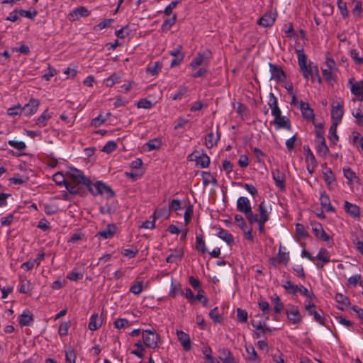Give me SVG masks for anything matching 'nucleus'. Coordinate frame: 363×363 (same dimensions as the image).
Returning a JSON list of instances; mask_svg holds the SVG:
<instances>
[{
  "instance_id": "1",
  "label": "nucleus",
  "mask_w": 363,
  "mask_h": 363,
  "mask_svg": "<svg viewBox=\"0 0 363 363\" xmlns=\"http://www.w3.org/2000/svg\"><path fill=\"white\" fill-rule=\"evenodd\" d=\"M67 183V190L72 194H83L84 187L90 184V179L84 173L76 168H71L66 173Z\"/></svg>"
},
{
  "instance_id": "2",
  "label": "nucleus",
  "mask_w": 363,
  "mask_h": 363,
  "mask_svg": "<svg viewBox=\"0 0 363 363\" xmlns=\"http://www.w3.org/2000/svg\"><path fill=\"white\" fill-rule=\"evenodd\" d=\"M295 52L297 54L298 64L303 78L308 81L309 78L311 79V77H317L318 84H321L322 79L319 74L318 67L311 62L307 63V56L304 53L303 46L298 45L295 48Z\"/></svg>"
},
{
  "instance_id": "3",
  "label": "nucleus",
  "mask_w": 363,
  "mask_h": 363,
  "mask_svg": "<svg viewBox=\"0 0 363 363\" xmlns=\"http://www.w3.org/2000/svg\"><path fill=\"white\" fill-rule=\"evenodd\" d=\"M87 188L94 196L102 195L104 194L108 198H111L115 195L111 187L106 186L100 181L96 182L94 184H92L90 181V184L87 186Z\"/></svg>"
},
{
  "instance_id": "4",
  "label": "nucleus",
  "mask_w": 363,
  "mask_h": 363,
  "mask_svg": "<svg viewBox=\"0 0 363 363\" xmlns=\"http://www.w3.org/2000/svg\"><path fill=\"white\" fill-rule=\"evenodd\" d=\"M237 210L245 214L248 222L255 220L253 218L254 213L252 212L251 203L248 198L240 196L238 199Z\"/></svg>"
},
{
  "instance_id": "5",
  "label": "nucleus",
  "mask_w": 363,
  "mask_h": 363,
  "mask_svg": "<svg viewBox=\"0 0 363 363\" xmlns=\"http://www.w3.org/2000/svg\"><path fill=\"white\" fill-rule=\"evenodd\" d=\"M142 337L146 347L152 349H155L159 347L160 337L155 330H143Z\"/></svg>"
},
{
  "instance_id": "6",
  "label": "nucleus",
  "mask_w": 363,
  "mask_h": 363,
  "mask_svg": "<svg viewBox=\"0 0 363 363\" xmlns=\"http://www.w3.org/2000/svg\"><path fill=\"white\" fill-rule=\"evenodd\" d=\"M283 287L289 293L293 295H296L298 292L301 293L302 295L305 296L306 298L310 300L314 296V294L312 291H309L306 287L303 285H295L292 284L290 280H287L283 284Z\"/></svg>"
},
{
  "instance_id": "7",
  "label": "nucleus",
  "mask_w": 363,
  "mask_h": 363,
  "mask_svg": "<svg viewBox=\"0 0 363 363\" xmlns=\"http://www.w3.org/2000/svg\"><path fill=\"white\" fill-rule=\"evenodd\" d=\"M325 65L327 68L322 69L323 75L327 82L332 84L335 81L333 73L337 72L338 69L335 60L330 57H327Z\"/></svg>"
},
{
  "instance_id": "8",
  "label": "nucleus",
  "mask_w": 363,
  "mask_h": 363,
  "mask_svg": "<svg viewBox=\"0 0 363 363\" xmlns=\"http://www.w3.org/2000/svg\"><path fill=\"white\" fill-rule=\"evenodd\" d=\"M312 230L314 235L321 240L322 241L326 242L329 245H333V240L331 237L326 233L323 228V225L318 222L311 223Z\"/></svg>"
},
{
  "instance_id": "9",
  "label": "nucleus",
  "mask_w": 363,
  "mask_h": 363,
  "mask_svg": "<svg viewBox=\"0 0 363 363\" xmlns=\"http://www.w3.org/2000/svg\"><path fill=\"white\" fill-rule=\"evenodd\" d=\"M211 52L206 50L203 52H199L189 64L192 69H196L198 67L204 65L207 66L209 59L211 58Z\"/></svg>"
},
{
  "instance_id": "10",
  "label": "nucleus",
  "mask_w": 363,
  "mask_h": 363,
  "mask_svg": "<svg viewBox=\"0 0 363 363\" xmlns=\"http://www.w3.org/2000/svg\"><path fill=\"white\" fill-rule=\"evenodd\" d=\"M343 101L341 100L337 103L333 102L331 109V118L333 123L339 124L343 117Z\"/></svg>"
},
{
  "instance_id": "11",
  "label": "nucleus",
  "mask_w": 363,
  "mask_h": 363,
  "mask_svg": "<svg viewBox=\"0 0 363 363\" xmlns=\"http://www.w3.org/2000/svg\"><path fill=\"white\" fill-rule=\"evenodd\" d=\"M286 314L289 320L293 324H298L302 321V315L297 306L288 305Z\"/></svg>"
},
{
  "instance_id": "12",
  "label": "nucleus",
  "mask_w": 363,
  "mask_h": 363,
  "mask_svg": "<svg viewBox=\"0 0 363 363\" xmlns=\"http://www.w3.org/2000/svg\"><path fill=\"white\" fill-rule=\"evenodd\" d=\"M269 70L271 72V79L277 82H284L286 79V75L282 68L272 63H269Z\"/></svg>"
},
{
  "instance_id": "13",
  "label": "nucleus",
  "mask_w": 363,
  "mask_h": 363,
  "mask_svg": "<svg viewBox=\"0 0 363 363\" xmlns=\"http://www.w3.org/2000/svg\"><path fill=\"white\" fill-rule=\"evenodd\" d=\"M39 105L40 101L38 99H30L28 103L25 104L23 107H21V111L22 112V114L25 116H30L34 114L37 111Z\"/></svg>"
},
{
  "instance_id": "14",
  "label": "nucleus",
  "mask_w": 363,
  "mask_h": 363,
  "mask_svg": "<svg viewBox=\"0 0 363 363\" xmlns=\"http://www.w3.org/2000/svg\"><path fill=\"white\" fill-rule=\"evenodd\" d=\"M272 177L275 182L276 186L281 191H284L286 189L285 180L286 177L285 174L281 172L279 169H276L272 171Z\"/></svg>"
},
{
  "instance_id": "15",
  "label": "nucleus",
  "mask_w": 363,
  "mask_h": 363,
  "mask_svg": "<svg viewBox=\"0 0 363 363\" xmlns=\"http://www.w3.org/2000/svg\"><path fill=\"white\" fill-rule=\"evenodd\" d=\"M190 160H194L198 166L201 168L208 167L210 164V158L209 157L204 153L196 155V153H193L189 156Z\"/></svg>"
},
{
  "instance_id": "16",
  "label": "nucleus",
  "mask_w": 363,
  "mask_h": 363,
  "mask_svg": "<svg viewBox=\"0 0 363 363\" xmlns=\"http://www.w3.org/2000/svg\"><path fill=\"white\" fill-rule=\"evenodd\" d=\"M220 133L218 130H216V132L214 133L213 130H211L206 137H205V145L207 148L210 149L213 147L216 146L220 140Z\"/></svg>"
},
{
  "instance_id": "17",
  "label": "nucleus",
  "mask_w": 363,
  "mask_h": 363,
  "mask_svg": "<svg viewBox=\"0 0 363 363\" xmlns=\"http://www.w3.org/2000/svg\"><path fill=\"white\" fill-rule=\"evenodd\" d=\"M270 123L274 124L277 129L284 128L287 130H291L292 128L290 120L287 117L283 116L274 118Z\"/></svg>"
},
{
  "instance_id": "18",
  "label": "nucleus",
  "mask_w": 363,
  "mask_h": 363,
  "mask_svg": "<svg viewBox=\"0 0 363 363\" xmlns=\"http://www.w3.org/2000/svg\"><path fill=\"white\" fill-rule=\"evenodd\" d=\"M345 211L354 219H358L360 217L359 207L354 203L345 201L344 203Z\"/></svg>"
},
{
  "instance_id": "19",
  "label": "nucleus",
  "mask_w": 363,
  "mask_h": 363,
  "mask_svg": "<svg viewBox=\"0 0 363 363\" xmlns=\"http://www.w3.org/2000/svg\"><path fill=\"white\" fill-rule=\"evenodd\" d=\"M315 305L311 302L306 305V310L308 315H313L314 320L320 325H325V318L322 314L315 310Z\"/></svg>"
},
{
  "instance_id": "20",
  "label": "nucleus",
  "mask_w": 363,
  "mask_h": 363,
  "mask_svg": "<svg viewBox=\"0 0 363 363\" xmlns=\"http://www.w3.org/2000/svg\"><path fill=\"white\" fill-rule=\"evenodd\" d=\"M218 352L220 354L219 358L223 363H238L232 352L228 348L220 347Z\"/></svg>"
},
{
  "instance_id": "21",
  "label": "nucleus",
  "mask_w": 363,
  "mask_h": 363,
  "mask_svg": "<svg viewBox=\"0 0 363 363\" xmlns=\"http://www.w3.org/2000/svg\"><path fill=\"white\" fill-rule=\"evenodd\" d=\"M299 108L301 111V113L303 116L308 120V121H313L315 118V115L313 113V110L310 107V105L308 103H305L303 101H300L299 103Z\"/></svg>"
},
{
  "instance_id": "22",
  "label": "nucleus",
  "mask_w": 363,
  "mask_h": 363,
  "mask_svg": "<svg viewBox=\"0 0 363 363\" xmlns=\"http://www.w3.org/2000/svg\"><path fill=\"white\" fill-rule=\"evenodd\" d=\"M258 212H259V215L257 216H258L259 220H262V221H268L269 220V213L271 212V208H269V210L264 201H262L259 204Z\"/></svg>"
},
{
  "instance_id": "23",
  "label": "nucleus",
  "mask_w": 363,
  "mask_h": 363,
  "mask_svg": "<svg viewBox=\"0 0 363 363\" xmlns=\"http://www.w3.org/2000/svg\"><path fill=\"white\" fill-rule=\"evenodd\" d=\"M116 225L114 223H109L104 230L98 232L96 236L102 237L104 239H110L116 234Z\"/></svg>"
},
{
  "instance_id": "24",
  "label": "nucleus",
  "mask_w": 363,
  "mask_h": 363,
  "mask_svg": "<svg viewBox=\"0 0 363 363\" xmlns=\"http://www.w3.org/2000/svg\"><path fill=\"white\" fill-rule=\"evenodd\" d=\"M349 82L351 84V92L355 95L358 100L363 101V82L352 83V79H350Z\"/></svg>"
},
{
  "instance_id": "25",
  "label": "nucleus",
  "mask_w": 363,
  "mask_h": 363,
  "mask_svg": "<svg viewBox=\"0 0 363 363\" xmlns=\"http://www.w3.org/2000/svg\"><path fill=\"white\" fill-rule=\"evenodd\" d=\"M275 21V15L269 11L265 13L258 21V24L263 27L272 26Z\"/></svg>"
},
{
  "instance_id": "26",
  "label": "nucleus",
  "mask_w": 363,
  "mask_h": 363,
  "mask_svg": "<svg viewBox=\"0 0 363 363\" xmlns=\"http://www.w3.org/2000/svg\"><path fill=\"white\" fill-rule=\"evenodd\" d=\"M177 335L178 340L181 342L184 349L189 351L191 349V340L189 335L182 330H177Z\"/></svg>"
},
{
  "instance_id": "27",
  "label": "nucleus",
  "mask_w": 363,
  "mask_h": 363,
  "mask_svg": "<svg viewBox=\"0 0 363 363\" xmlns=\"http://www.w3.org/2000/svg\"><path fill=\"white\" fill-rule=\"evenodd\" d=\"M33 322V315L30 311H24L19 317V323L22 326H29Z\"/></svg>"
},
{
  "instance_id": "28",
  "label": "nucleus",
  "mask_w": 363,
  "mask_h": 363,
  "mask_svg": "<svg viewBox=\"0 0 363 363\" xmlns=\"http://www.w3.org/2000/svg\"><path fill=\"white\" fill-rule=\"evenodd\" d=\"M102 325V319L97 313L91 315L88 328L90 330L94 331L99 328Z\"/></svg>"
},
{
  "instance_id": "29",
  "label": "nucleus",
  "mask_w": 363,
  "mask_h": 363,
  "mask_svg": "<svg viewBox=\"0 0 363 363\" xmlns=\"http://www.w3.org/2000/svg\"><path fill=\"white\" fill-rule=\"evenodd\" d=\"M320 201L321 206L325 208L327 211H335V208L331 205L329 196L325 192L321 193Z\"/></svg>"
},
{
  "instance_id": "30",
  "label": "nucleus",
  "mask_w": 363,
  "mask_h": 363,
  "mask_svg": "<svg viewBox=\"0 0 363 363\" xmlns=\"http://www.w3.org/2000/svg\"><path fill=\"white\" fill-rule=\"evenodd\" d=\"M335 299L336 302L340 305L338 308L342 311L350 304L349 298L340 293L336 294Z\"/></svg>"
},
{
  "instance_id": "31",
  "label": "nucleus",
  "mask_w": 363,
  "mask_h": 363,
  "mask_svg": "<svg viewBox=\"0 0 363 363\" xmlns=\"http://www.w3.org/2000/svg\"><path fill=\"white\" fill-rule=\"evenodd\" d=\"M218 230L217 235L230 245L234 241L233 235L223 228H218Z\"/></svg>"
},
{
  "instance_id": "32",
  "label": "nucleus",
  "mask_w": 363,
  "mask_h": 363,
  "mask_svg": "<svg viewBox=\"0 0 363 363\" xmlns=\"http://www.w3.org/2000/svg\"><path fill=\"white\" fill-rule=\"evenodd\" d=\"M162 68V62L157 61L155 62L153 64L150 65L146 68V73L150 74L151 76H155L158 74V73L161 71Z\"/></svg>"
},
{
  "instance_id": "33",
  "label": "nucleus",
  "mask_w": 363,
  "mask_h": 363,
  "mask_svg": "<svg viewBox=\"0 0 363 363\" xmlns=\"http://www.w3.org/2000/svg\"><path fill=\"white\" fill-rule=\"evenodd\" d=\"M184 256V250L182 249H175L172 253H171L167 258L166 262L167 263H172L177 261V259H182Z\"/></svg>"
},
{
  "instance_id": "34",
  "label": "nucleus",
  "mask_w": 363,
  "mask_h": 363,
  "mask_svg": "<svg viewBox=\"0 0 363 363\" xmlns=\"http://www.w3.org/2000/svg\"><path fill=\"white\" fill-rule=\"evenodd\" d=\"M318 145H317V152L319 155L320 157H325L328 152L329 149L326 145L325 140H317Z\"/></svg>"
},
{
  "instance_id": "35",
  "label": "nucleus",
  "mask_w": 363,
  "mask_h": 363,
  "mask_svg": "<svg viewBox=\"0 0 363 363\" xmlns=\"http://www.w3.org/2000/svg\"><path fill=\"white\" fill-rule=\"evenodd\" d=\"M89 15L88 9L84 6H81L74 9L71 13L70 16L73 20L78 18L79 17H86Z\"/></svg>"
},
{
  "instance_id": "36",
  "label": "nucleus",
  "mask_w": 363,
  "mask_h": 363,
  "mask_svg": "<svg viewBox=\"0 0 363 363\" xmlns=\"http://www.w3.org/2000/svg\"><path fill=\"white\" fill-rule=\"evenodd\" d=\"M196 249L201 254H205L208 251L202 234L196 237Z\"/></svg>"
},
{
  "instance_id": "37",
  "label": "nucleus",
  "mask_w": 363,
  "mask_h": 363,
  "mask_svg": "<svg viewBox=\"0 0 363 363\" xmlns=\"http://www.w3.org/2000/svg\"><path fill=\"white\" fill-rule=\"evenodd\" d=\"M272 302L274 305V311L275 313H280L284 309V303L278 296L272 298Z\"/></svg>"
},
{
  "instance_id": "38",
  "label": "nucleus",
  "mask_w": 363,
  "mask_h": 363,
  "mask_svg": "<svg viewBox=\"0 0 363 363\" xmlns=\"http://www.w3.org/2000/svg\"><path fill=\"white\" fill-rule=\"evenodd\" d=\"M51 116L48 113V110H45L36 120L35 124L39 127H44L47 125L48 121L50 118Z\"/></svg>"
},
{
  "instance_id": "39",
  "label": "nucleus",
  "mask_w": 363,
  "mask_h": 363,
  "mask_svg": "<svg viewBox=\"0 0 363 363\" xmlns=\"http://www.w3.org/2000/svg\"><path fill=\"white\" fill-rule=\"evenodd\" d=\"M178 294H183L181 285L179 283H176L175 281L172 279L169 296L174 298Z\"/></svg>"
},
{
  "instance_id": "40",
  "label": "nucleus",
  "mask_w": 363,
  "mask_h": 363,
  "mask_svg": "<svg viewBox=\"0 0 363 363\" xmlns=\"http://www.w3.org/2000/svg\"><path fill=\"white\" fill-rule=\"evenodd\" d=\"M67 177L61 172H57L52 176L53 181L59 186L64 185L66 187L67 183Z\"/></svg>"
},
{
  "instance_id": "41",
  "label": "nucleus",
  "mask_w": 363,
  "mask_h": 363,
  "mask_svg": "<svg viewBox=\"0 0 363 363\" xmlns=\"http://www.w3.org/2000/svg\"><path fill=\"white\" fill-rule=\"evenodd\" d=\"M316 259L323 262L324 264L328 263L330 262L328 251L325 248H321L316 256Z\"/></svg>"
},
{
  "instance_id": "42",
  "label": "nucleus",
  "mask_w": 363,
  "mask_h": 363,
  "mask_svg": "<svg viewBox=\"0 0 363 363\" xmlns=\"http://www.w3.org/2000/svg\"><path fill=\"white\" fill-rule=\"evenodd\" d=\"M121 76L117 73H113L109 77L105 79V84L108 87L113 86L115 84L121 82Z\"/></svg>"
},
{
  "instance_id": "43",
  "label": "nucleus",
  "mask_w": 363,
  "mask_h": 363,
  "mask_svg": "<svg viewBox=\"0 0 363 363\" xmlns=\"http://www.w3.org/2000/svg\"><path fill=\"white\" fill-rule=\"evenodd\" d=\"M337 125L338 124H336V123H333L332 124V125L330 127V129H329V135H328V138L333 141V143H336L338 140H339V137L337 134Z\"/></svg>"
},
{
  "instance_id": "44",
  "label": "nucleus",
  "mask_w": 363,
  "mask_h": 363,
  "mask_svg": "<svg viewBox=\"0 0 363 363\" xmlns=\"http://www.w3.org/2000/svg\"><path fill=\"white\" fill-rule=\"evenodd\" d=\"M177 18V14H174L172 18L166 19L162 25V31L169 30L171 27L176 23Z\"/></svg>"
},
{
  "instance_id": "45",
  "label": "nucleus",
  "mask_w": 363,
  "mask_h": 363,
  "mask_svg": "<svg viewBox=\"0 0 363 363\" xmlns=\"http://www.w3.org/2000/svg\"><path fill=\"white\" fill-rule=\"evenodd\" d=\"M162 145L161 140L159 138H154L150 140L146 143V146L147 147V150L149 151L159 149Z\"/></svg>"
},
{
  "instance_id": "46",
  "label": "nucleus",
  "mask_w": 363,
  "mask_h": 363,
  "mask_svg": "<svg viewBox=\"0 0 363 363\" xmlns=\"http://www.w3.org/2000/svg\"><path fill=\"white\" fill-rule=\"evenodd\" d=\"M323 177L325 183L328 185L332 184L335 181V177L330 168H328L323 172Z\"/></svg>"
},
{
  "instance_id": "47",
  "label": "nucleus",
  "mask_w": 363,
  "mask_h": 363,
  "mask_svg": "<svg viewBox=\"0 0 363 363\" xmlns=\"http://www.w3.org/2000/svg\"><path fill=\"white\" fill-rule=\"evenodd\" d=\"M202 177H203V184L204 186H206L210 183H213V184H216L217 182L216 179L213 176H212L210 172H203Z\"/></svg>"
},
{
  "instance_id": "48",
  "label": "nucleus",
  "mask_w": 363,
  "mask_h": 363,
  "mask_svg": "<svg viewBox=\"0 0 363 363\" xmlns=\"http://www.w3.org/2000/svg\"><path fill=\"white\" fill-rule=\"evenodd\" d=\"M350 56L356 64L359 65H363V56L360 55L359 51H358L357 49L351 50Z\"/></svg>"
},
{
  "instance_id": "49",
  "label": "nucleus",
  "mask_w": 363,
  "mask_h": 363,
  "mask_svg": "<svg viewBox=\"0 0 363 363\" xmlns=\"http://www.w3.org/2000/svg\"><path fill=\"white\" fill-rule=\"evenodd\" d=\"M337 4L342 16L343 18H347L349 16V12L346 2H344L342 0H337Z\"/></svg>"
},
{
  "instance_id": "50",
  "label": "nucleus",
  "mask_w": 363,
  "mask_h": 363,
  "mask_svg": "<svg viewBox=\"0 0 363 363\" xmlns=\"http://www.w3.org/2000/svg\"><path fill=\"white\" fill-rule=\"evenodd\" d=\"M83 278V274L77 271V269H74L67 275V279L71 281H79Z\"/></svg>"
},
{
  "instance_id": "51",
  "label": "nucleus",
  "mask_w": 363,
  "mask_h": 363,
  "mask_svg": "<svg viewBox=\"0 0 363 363\" xmlns=\"http://www.w3.org/2000/svg\"><path fill=\"white\" fill-rule=\"evenodd\" d=\"M296 233L301 238H306L308 236V233L306 230L305 227L301 223L296 225Z\"/></svg>"
},
{
  "instance_id": "52",
  "label": "nucleus",
  "mask_w": 363,
  "mask_h": 363,
  "mask_svg": "<svg viewBox=\"0 0 363 363\" xmlns=\"http://www.w3.org/2000/svg\"><path fill=\"white\" fill-rule=\"evenodd\" d=\"M143 281H136L130 288V292L135 295H138L143 291Z\"/></svg>"
},
{
  "instance_id": "53",
  "label": "nucleus",
  "mask_w": 363,
  "mask_h": 363,
  "mask_svg": "<svg viewBox=\"0 0 363 363\" xmlns=\"http://www.w3.org/2000/svg\"><path fill=\"white\" fill-rule=\"evenodd\" d=\"M245 349H246V352H247V359L250 360V361H255L257 359V352L254 348L253 346L252 345H248V346H246L245 347Z\"/></svg>"
},
{
  "instance_id": "54",
  "label": "nucleus",
  "mask_w": 363,
  "mask_h": 363,
  "mask_svg": "<svg viewBox=\"0 0 363 363\" xmlns=\"http://www.w3.org/2000/svg\"><path fill=\"white\" fill-rule=\"evenodd\" d=\"M343 173L345 177L349 181L352 182L357 179V176L354 172H353L350 167H344Z\"/></svg>"
},
{
  "instance_id": "55",
  "label": "nucleus",
  "mask_w": 363,
  "mask_h": 363,
  "mask_svg": "<svg viewBox=\"0 0 363 363\" xmlns=\"http://www.w3.org/2000/svg\"><path fill=\"white\" fill-rule=\"evenodd\" d=\"M187 91H188L187 87H186L184 86H180L179 90L177 91V92L174 96H172V100H174V101L181 100L182 99V97L184 96V95L187 92Z\"/></svg>"
},
{
  "instance_id": "56",
  "label": "nucleus",
  "mask_w": 363,
  "mask_h": 363,
  "mask_svg": "<svg viewBox=\"0 0 363 363\" xmlns=\"http://www.w3.org/2000/svg\"><path fill=\"white\" fill-rule=\"evenodd\" d=\"M192 215H193V206H192V205L189 204L186 207L185 212H184V222H185L186 225H188L190 223Z\"/></svg>"
},
{
  "instance_id": "57",
  "label": "nucleus",
  "mask_w": 363,
  "mask_h": 363,
  "mask_svg": "<svg viewBox=\"0 0 363 363\" xmlns=\"http://www.w3.org/2000/svg\"><path fill=\"white\" fill-rule=\"evenodd\" d=\"M8 144L18 150H23L26 147L25 143L22 141L9 140Z\"/></svg>"
},
{
  "instance_id": "58",
  "label": "nucleus",
  "mask_w": 363,
  "mask_h": 363,
  "mask_svg": "<svg viewBox=\"0 0 363 363\" xmlns=\"http://www.w3.org/2000/svg\"><path fill=\"white\" fill-rule=\"evenodd\" d=\"M70 327V322H63L59 327L58 333L60 336L67 335L68 330Z\"/></svg>"
},
{
  "instance_id": "59",
  "label": "nucleus",
  "mask_w": 363,
  "mask_h": 363,
  "mask_svg": "<svg viewBox=\"0 0 363 363\" xmlns=\"http://www.w3.org/2000/svg\"><path fill=\"white\" fill-rule=\"evenodd\" d=\"M117 147V145L114 141H108L106 144L103 147L102 151L106 153H110L115 150Z\"/></svg>"
},
{
  "instance_id": "60",
  "label": "nucleus",
  "mask_w": 363,
  "mask_h": 363,
  "mask_svg": "<svg viewBox=\"0 0 363 363\" xmlns=\"http://www.w3.org/2000/svg\"><path fill=\"white\" fill-rule=\"evenodd\" d=\"M237 318L241 323H245L247 320V312L241 308L237 309Z\"/></svg>"
},
{
  "instance_id": "61",
  "label": "nucleus",
  "mask_w": 363,
  "mask_h": 363,
  "mask_svg": "<svg viewBox=\"0 0 363 363\" xmlns=\"http://www.w3.org/2000/svg\"><path fill=\"white\" fill-rule=\"evenodd\" d=\"M76 357V353L73 350L67 351L65 353L66 363H75Z\"/></svg>"
},
{
  "instance_id": "62",
  "label": "nucleus",
  "mask_w": 363,
  "mask_h": 363,
  "mask_svg": "<svg viewBox=\"0 0 363 363\" xmlns=\"http://www.w3.org/2000/svg\"><path fill=\"white\" fill-rule=\"evenodd\" d=\"M138 252V250L136 247H135L133 249H124L122 251L121 254L125 257H128L129 258H133L136 256Z\"/></svg>"
},
{
  "instance_id": "63",
  "label": "nucleus",
  "mask_w": 363,
  "mask_h": 363,
  "mask_svg": "<svg viewBox=\"0 0 363 363\" xmlns=\"http://www.w3.org/2000/svg\"><path fill=\"white\" fill-rule=\"evenodd\" d=\"M259 309L262 311L264 315L269 314L270 311L269 304L266 301H261L258 303Z\"/></svg>"
},
{
  "instance_id": "64",
  "label": "nucleus",
  "mask_w": 363,
  "mask_h": 363,
  "mask_svg": "<svg viewBox=\"0 0 363 363\" xmlns=\"http://www.w3.org/2000/svg\"><path fill=\"white\" fill-rule=\"evenodd\" d=\"M152 102L146 99H142L138 103V108H139L149 109L152 108Z\"/></svg>"
}]
</instances>
